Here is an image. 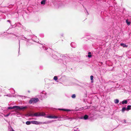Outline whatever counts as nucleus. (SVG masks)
I'll use <instances>...</instances> for the list:
<instances>
[{
	"label": "nucleus",
	"mask_w": 131,
	"mask_h": 131,
	"mask_svg": "<svg viewBox=\"0 0 131 131\" xmlns=\"http://www.w3.org/2000/svg\"><path fill=\"white\" fill-rule=\"evenodd\" d=\"M45 0H43L41 1V4H45Z\"/></svg>",
	"instance_id": "nucleus-17"
},
{
	"label": "nucleus",
	"mask_w": 131,
	"mask_h": 131,
	"mask_svg": "<svg viewBox=\"0 0 131 131\" xmlns=\"http://www.w3.org/2000/svg\"><path fill=\"white\" fill-rule=\"evenodd\" d=\"M88 116L87 115H85L83 117V118L84 119L86 120L88 119Z\"/></svg>",
	"instance_id": "nucleus-11"
},
{
	"label": "nucleus",
	"mask_w": 131,
	"mask_h": 131,
	"mask_svg": "<svg viewBox=\"0 0 131 131\" xmlns=\"http://www.w3.org/2000/svg\"><path fill=\"white\" fill-rule=\"evenodd\" d=\"M119 102V100H118L116 99L114 100V103L115 104H118Z\"/></svg>",
	"instance_id": "nucleus-14"
},
{
	"label": "nucleus",
	"mask_w": 131,
	"mask_h": 131,
	"mask_svg": "<svg viewBox=\"0 0 131 131\" xmlns=\"http://www.w3.org/2000/svg\"><path fill=\"white\" fill-rule=\"evenodd\" d=\"M7 21L9 22L10 23V24H11V22H10V20H7Z\"/></svg>",
	"instance_id": "nucleus-29"
},
{
	"label": "nucleus",
	"mask_w": 131,
	"mask_h": 131,
	"mask_svg": "<svg viewBox=\"0 0 131 131\" xmlns=\"http://www.w3.org/2000/svg\"><path fill=\"white\" fill-rule=\"evenodd\" d=\"M71 46L73 48H75L76 47V45L75 43L74 42H72L70 44Z\"/></svg>",
	"instance_id": "nucleus-6"
},
{
	"label": "nucleus",
	"mask_w": 131,
	"mask_h": 131,
	"mask_svg": "<svg viewBox=\"0 0 131 131\" xmlns=\"http://www.w3.org/2000/svg\"><path fill=\"white\" fill-rule=\"evenodd\" d=\"M126 23H127V24L129 25H130V22H128L127 20H126Z\"/></svg>",
	"instance_id": "nucleus-25"
},
{
	"label": "nucleus",
	"mask_w": 131,
	"mask_h": 131,
	"mask_svg": "<svg viewBox=\"0 0 131 131\" xmlns=\"http://www.w3.org/2000/svg\"><path fill=\"white\" fill-rule=\"evenodd\" d=\"M57 55H52V57L54 59H56L57 58Z\"/></svg>",
	"instance_id": "nucleus-16"
},
{
	"label": "nucleus",
	"mask_w": 131,
	"mask_h": 131,
	"mask_svg": "<svg viewBox=\"0 0 131 131\" xmlns=\"http://www.w3.org/2000/svg\"><path fill=\"white\" fill-rule=\"evenodd\" d=\"M45 114L43 112H42L41 113H39V116H45Z\"/></svg>",
	"instance_id": "nucleus-7"
},
{
	"label": "nucleus",
	"mask_w": 131,
	"mask_h": 131,
	"mask_svg": "<svg viewBox=\"0 0 131 131\" xmlns=\"http://www.w3.org/2000/svg\"><path fill=\"white\" fill-rule=\"evenodd\" d=\"M42 47H43V49L44 50H47L48 49V48L47 47H43V46Z\"/></svg>",
	"instance_id": "nucleus-26"
},
{
	"label": "nucleus",
	"mask_w": 131,
	"mask_h": 131,
	"mask_svg": "<svg viewBox=\"0 0 131 131\" xmlns=\"http://www.w3.org/2000/svg\"><path fill=\"white\" fill-rule=\"evenodd\" d=\"M38 100L39 99L37 98H32L30 100L29 103L30 104L35 103L37 102Z\"/></svg>",
	"instance_id": "nucleus-4"
},
{
	"label": "nucleus",
	"mask_w": 131,
	"mask_h": 131,
	"mask_svg": "<svg viewBox=\"0 0 131 131\" xmlns=\"http://www.w3.org/2000/svg\"><path fill=\"white\" fill-rule=\"evenodd\" d=\"M88 53V54H91V52H89Z\"/></svg>",
	"instance_id": "nucleus-34"
},
{
	"label": "nucleus",
	"mask_w": 131,
	"mask_h": 131,
	"mask_svg": "<svg viewBox=\"0 0 131 131\" xmlns=\"http://www.w3.org/2000/svg\"><path fill=\"white\" fill-rule=\"evenodd\" d=\"M14 109V108H13V106L12 107H9L8 108V109L9 110L12 109Z\"/></svg>",
	"instance_id": "nucleus-24"
},
{
	"label": "nucleus",
	"mask_w": 131,
	"mask_h": 131,
	"mask_svg": "<svg viewBox=\"0 0 131 131\" xmlns=\"http://www.w3.org/2000/svg\"><path fill=\"white\" fill-rule=\"evenodd\" d=\"M53 79L55 81L57 80L58 79V78H57V77L56 76H54V77Z\"/></svg>",
	"instance_id": "nucleus-20"
},
{
	"label": "nucleus",
	"mask_w": 131,
	"mask_h": 131,
	"mask_svg": "<svg viewBox=\"0 0 131 131\" xmlns=\"http://www.w3.org/2000/svg\"><path fill=\"white\" fill-rule=\"evenodd\" d=\"M9 114H7L5 116L6 117H7L9 115Z\"/></svg>",
	"instance_id": "nucleus-28"
},
{
	"label": "nucleus",
	"mask_w": 131,
	"mask_h": 131,
	"mask_svg": "<svg viewBox=\"0 0 131 131\" xmlns=\"http://www.w3.org/2000/svg\"><path fill=\"white\" fill-rule=\"evenodd\" d=\"M31 123V121H27L26 122V124L27 125H29Z\"/></svg>",
	"instance_id": "nucleus-13"
},
{
	"label": "nucleus",
	"mask_w": 131,
	"mask_h": 131,
	"mask_svg": "<svg viewBox=\"0 0 131 131\" xmlns=\"http://www.w3.org/2000/svg\"><path fill=\"white\" fill-rule=\"evenodd\" d=\"M131 106L130 105H128L126 109L127 110H128L130 109Z\"/></svg>",
	"instance_id": "nucleus-18"
},
{
	"label": "nucleus",
	"mask_w": 131,
	"mask_h": 131,
	"mask_svg": "<svg viewBox=\"0 0 131 131\" xmlns=\"http://www.w3.org/2000/svg\"><path fill=\"white\" fill-rule=\"evenodd\" d=\"M71 97L72 98H75L76 97V96L75 94H73L72 96Z\"/></svg>",
	"instance_id": "nucleus-21"
},
{
	"label": "nucleus",
	"mask_w": 131,
	"mask_h": 131,
	"mask_svg": "<svg viewBox=\"0 0 131 131\" xmlns=\"http://www.w3.org/2000/svg\"><path fill=\"white\" fill-rule=\"evenodd\" d=\"M88 57L90 58L91 57L92 55L91 54H88Z\"/></svg>",
	"instance_id": "nucleus-27"
},
{
	"label": "nucleus",
	"mask_w": 131,
	"mask_h": 131,
	"mask_svg": "<svg viewBox=\"0 0 131 131\" xmlns=\"http://www.w3.org/2000/svg\"><path fill=\"white\" fill-rule=\"evenodd\" d=\"M47 118H57L58 117L56 116H49L46 117Z\"/></svg>",
	"instance_id": "nucleus-5"
},
{
	"label": "nucleus",
	"mask_w": 131,
	"mask_h": 131,
	"mask_svg": "<svg viewBox=\"0 0 131 131\" xmlns=\"http://www.w3.org/2000/svg\"><path fill=\"white\" fill-rule=\"evenodd\" d=\"M13 108H15L16 110H23L27 108V106H13Z\"/></svg>",
	"instance_id": "nucleus-2"
},
{
	"label": "nucleus",
	"mask_w": 131,
	"mask_h": 131,
	"mask_svg": "<svg viewBox=\"0 0 131 131\" xmlns=\"http://www.w3.org/2000/svg\"><path fill=\"white\" fill-rule=\"evenodd\" d=\"M26 39V38L25 37H24L22 39L24 40V39Z\"/></svg>",
	"instance_id": "nucleus-32"
},
{
	"label": "nucleus",
	"mask_w": 131,
	"mask_h": 131,
	"mask_svg": "<svg viewBox=\"0 0 131 131\" xmlns=\"http://www.w3.org/2000/svg\"><path fill=\"white\" fill-rule=\"evenodd\" d=\"M59 110H60L64 111H71V110L69 109H60L59 108Z\"/></svg>",
	"instance_id": "nucleus-8"
},
{
	"label": "nucleus",
	"mask_w": 131,
	"mask_h": 131,
	"mask_svg": "<svg viewBox=\"0 0 131 131\" xmlns=\"http://www.w3.org/2000/svg\"><path fill=\"white\" fill-rule=\"evenodd\" d=\"M19 43H20L19 41Z\"/></svg>",
	"instance_id": "nucleus-35"
},
{
	"label": "nucleus",
	"mask_w": 131,
	"mask_h": 131,
	"mask_svg": "<svg viewBox=\"0 0 131 131\" xmlns=\"http://www.w3.org/2000/svg\"><path fill=\"white\" fill-rule=\"evenodd\" d=\"M10 131H14V130L13 129H12V130H10Z\"/></svg>",
	"instance_id": "nucleus-31"
},
{
	"label": "nucleus",
	"mask_w": 131,
	"mask_h": 131,
	"mask_svg": "<svg viewBox=\"0 0 131 131\" xmlns=\"http://www.w3.org/2000/svg\"><path fill=\"white\" fill-rule=\"evenodd\" d=\"M93 76H92V75H91V76H90V78H91V83H92L93 82Z\"/></svg>",
	"instance_id": "nucleus-15"
},
{
	"label": "nucleus",
	"mask_w": 131,
	"mask_h": 131,
	"mask_svg": "<svg viewBox=\"0 0 131 131\" xmlns=\"http://www.w3.org/2000/svg\"><path fill=\"white\" fill-rule=\"evenodd\" d=\"M33 115L34 116H39V113H36L34 114Z\"/></svg>",
	"instance_id": "nucleus-12"
},
{
	"label": "nucleus",
	"mask_w": 131,
	"mask_h": 131,
	"mask_svg": "<svg viewBox=\"0 0 131 131\" xmlns=\"http://www.w3.org/2000/svg\"><path fill=\"white\" fill-rule=\"evenodd\" d=\"M31 123L32 124L36 125H40L44 124H46V122H41L35 121H31Z\"/></svg>",
	"instance_id": "nucleus-3"
},
{
	"label": "nucleus",
	"mask_w": 131,
	"mask_h": 131,
	"mask_svg": "<svg viewBox=\"0 0 131 131\" xmlns=\"http://www.w3.org/2000/svg\"><path fill=\"white\" fill-rule=\"evenodd\" d=\"M124 122L125 123H126V121L125 119H124Z\"/></svg>",
	"instance_id": "nucleus-30"
},
{
	"label": "nucleus",
	"mask_w": 131,
	"mask_h": 131,
	"mask_svg": "<svg viewBox=\"0 0 131 131\" xmlns=\"http://www.w3.org/2000/svg\"><path fill=\"white\" fill-rule=\"evenodd\" d=\"M15 93V91H14V92L12 93L13 94H14Z\"/></svg>",
	"instance_id": "nucleus-33"
},
{
	"label": "nucleus",
	"mask_w": 131,
	"mask_h": 131,
	"mask_svg": "<svg viewBox=\"0 0 131 131\" xmlns=\"http://www.w3.org/2000/svg\"><path fill=\"white\" fill-rule=\"evenodd\" d=\"M120 45L123 47H127V46L124 43H121L120 44Z\"/></svg>",
	"instance_id": "nucleus-9"
},
{
	"label": "nucleus",
	"mask_w": 131,
	"mask_h": 131,
	"mask_svg": "<svg viewBox=\"0 0 131 131\" xmlns=\"http://www.w3.org/2000/svg\"><path fill=\"white\" fill-rule=\"evenodd\" d=\"M126 108L125 107H123V108L122 111L123 112H124V111L126 110Z\"/></svg>",
	"instance_id": "nucleus-19"
},
{
	"label": "nucleus",
	"mask_w": 131,
	"mask_h": 131,
	"mask_svg": "<svg viewBox=\"0 0 131 131\" xmlns=\"http://www.w3.org/2000/svg\"><path fill=\"white\" fill-rule=\"evenodd\" d=\"M62 57V60H63V64H64V63H66L69 61V57L67 55H63Z\"/></svg>",
	"instance_id": "nucleus-1"
},
{
	"label": "nucleus",
	"mask_w": 131,
	"mask_h": 131,
	"mask_svg": "<svg viewBox=\"0 0 131 131\" xmlns=\"http://www.w3.org/2000/svg\"><path fill=\"white\" fill-rule=\"evenodd\" d=\"M29 116L31 117L34 116L33 114L32 113H30L29 114Z\"/></svg>",
	"instance_id": "nucleus-23"
},
{
	"label": "nucleus",
	"mask_w": 131,
	"mask_h": 131,
	"mask_svg": "<svg viewBox=\"0 0 131 131\" xmlns=\"http://www.w3.org/2000/svg\"><path fill=\"white\" fill-rule=\"evenodd\" d=\"M74 118H72V117H70V118H66V119H69V120H70V121H72V120L73 119H74Z\"/></svg>",
	"instance_id": "nucleus-22"
},
{
	"label": "nucleus",
	"mask_w": 131,
	"mask_h": 131,
	"mask_svg": "<svg viewBox=\"0 0 131 131\" xmlns=\"http://www.w3.org/2000/svg\"><path fill=\"white\" fill-rule=\"evenodd\" d=\"M127 102V101L126 100H124L122 102L123 104H126Z\"/></svg>",
	"instance_id": "nucleus-10"
}]
</instances>
